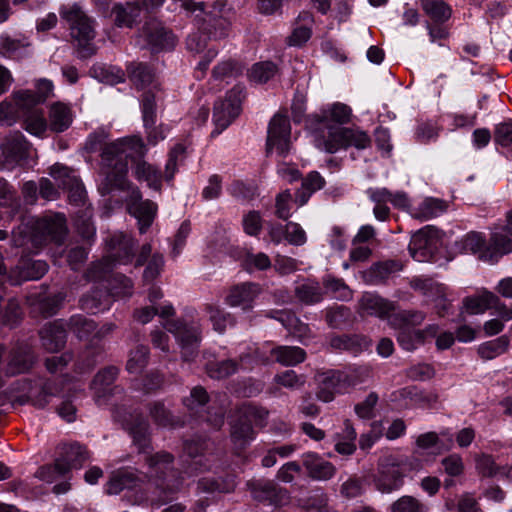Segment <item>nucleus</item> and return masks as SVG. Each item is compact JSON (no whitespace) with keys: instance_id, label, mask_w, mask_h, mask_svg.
Segmentation results:
<instances>
[{"instance_id":"62","label":"nucleus","mask_w":512,"mask_h":512,"mask_svg":"<svg viewBox=\"0 0 512 512\" xmlns=\"http://www.w3.org/2000/svg\"><path fill=\"white\" fill-rule=\"evenodd\" d=\"M398 330L397 341L399 345L407 351H413L419 344H422L420 330H414L412 328H394Z\"/></svg>"},{"instance_id":"24","label":"nucleus","mask_w":512,"mask_h":512,"mask_svg":"<svg viewBox=\"0 0 512 512\" xmlns=\"http://www.w3.org/2000/svg\"><path fill=\"white\" fill-rule=\"evenodd\" d=\"M302 464L307 475L316 481H328L332 479L337 472L334 464L314 452L304 453L302 455Z\"/></svg>"},{"instance_id":"11","label":"nucleus","mask_w":512,"mask_h":512,"mask_svg":"<svg viewBox=\"0 0 512 512\" xmlns=\"http://www.w3.org/2000/svg\"><path fill=\"white\" fill-rule=\"evenodd\" d=\"M242 94L243 89L236 86L226 94L224 100L215 103L213 121L216 129L211 133L212 136L220 134L238 117L241 111Z\"/></svg>"},{"instance_id":"28","label":"nucleus","mask_w":512,"mask_h":512,"mask_svg":"<svg viewBox=\"0 0 512 512\" xmlns=\"http://www.w3.org/2000/svg\"><path fill=\"white\" fill-rule=\"evenodd\" d=\"M48 271V265L42 260H23L17 269L11 271L8 281L11 285H19L22 281L37 280Z\"/></svg>"},{"instance_id":"33","label":"nucleus","mask_w":512,"mask_h":512,"mask_svg":"<svg viewBox=\"0 0 512 512\" xmlns=\"http://www.w3.org/2000/svg\"><path fill=\"white\" fill-rule=\"evenodd\" d=\"M133 173L136 179L140 182H146L147 186L155 191H160L162 188L161 171L153 164L139 159L136 161Z\"/></svg>"},{"instance_id":"58","label":"nucleus","mask_w":512,"mask_h":512,"mask_svg":"<svg viewBox=\"0 0 512 512\" xmlns=\"http://www.w3.org/2000/svg\"><path fill=\"white\" fill-rule=\"evenodd\" d=\"M154 90L149 88L142 96V117L145 128L154 125L156 122V100L158 96Z\"/></svg>"},{"instance_id":"35","label":"nucleus","mask_w":512,"mask_h":512,"mask_svg":"<svg viewBox=\"0 0 512 512\" xmlns=\"http://www.w3.org/2000/svg\"><path fill=\"white\" fill-rule=\"evenodd\" d=\"M130 80L139 89H157L153 69L145 63H130L127 67Z\"/></svg>"},{"instance_id":"1","label":"nucleus","mask_w":512,"mask_h":512,"mask_svg":"<svg viewBox=\"0 0 512 512\" xmlns=\"http://www.w3.org/2000/svg\"><path fill=\"white\" fill-rule=\"evenodd\" d=\"M150 476L154 478L142 488L143 478L130 470H119L110 476L105 485V492L117 495L124 490L139 488L135 496V503L150 501L161 504L170 499L183 486V477L177 471L170 469L173 456L167 452H158L146 457Z\"/></svg>"},{"instance_id":"37","label":"nucleus","mask_w":512,"mask_h":512,"mask_svg":"<svg viewBox=\"0 0 512 512\" xmlns=\"http://www.w3.org/2000/svg\"><path fill=\"white\" fill-rule=\"evenodd\" d=\"M236 488V482L233 476H227L221 479L213 477H203L197 483V492L199 494L231 493Z\"/></svg>"},{"instance_id":"23","label":"nucleus","mask_w":512,"mask_h":512,"mask_svg":"<svg viewBox=\"0 0 512 512\" xmlns=\"http://www.w3.org/2000/svg\"><path fill=\"white\" fill-rule=\"evenodd\" d=\"M0 148L8 163L19 164L27 159L31 144L21 132L16 131L4 139Z\"/></svg>"},{"instance_id":"51","label":"nucleus","mask_w":512,"mask_h":512,"mask_svg":"<svg viewBox=\"0 0 512 512\" xmlns=\"http://www.w3.org/2000/svg\"><path fill=\"white\" fill-rule=\"evenodd\" d=\"M330 345L335 349L358 353L363 349L368 348L369 341L360 335H340L332 337Z\"/></svg>"},{"instance_id":"7","label":"nucleus","mask_w":512,"mask_h":512,"mask_svg":"<svg viewBox=\"0 0 512 512\" xmlns=\"http://www.w3.org/2000/svg\"><path fill=\"white\" fill-rule=\"evenodd\" d=\"M268 412L251 404H243L237 410V420L231 426V440L236 448L243 449L254 438L253 425H262Z\"/></svg>"},{"instance_id":"32","label":"nucleus","mask_w":512,"mask_h":512,"mask_svg":"<svg viewBox=\"0 0 512 512\" xmlns=\"http://www.w3.org/2000/svg\"><path fill=\"white\" fill-rule=\"evenodd\" d=\"M229 8L224 0H216L211 6V10L205 13L204 22L211 24L214 28L215 37H223L226 35V31L229 27V22L226 18V14Z\"/></svg>"},{"instance_id":"16","label":"nucleus","mask_w":512,"mask_h":512,"mask_svg":"<svg viewBox=\"0 0 512 512\" xmlns=\"http://www.w3.org/2000/svg\"><path fill=\"white\" fill-rule=\"evenodd\" d=\"M127 207L129 213L138 220L140 233L144 234L154 220L157 205L150 200H142L140 190L134 188L129 196Z\"/></svg>"},{"instance_id":"59","label":"nucleus","mask_w":512,"mask_h":512,"mask_svg":"<svg viewBox=\"0 0 512 512\" xmlns=\"http://www.w3.org/2000/svg\"><path fill=\"white\" fill-rule=\"evenodd\" d=\"M185 158V147L182 144H176L169 152L168 159L165 165L164 179L170 182L175 173L177 172L178 165Z\"/></svg>"},{"instance_id":"55","label":"nucleus","mask_w":512,"mask_h":512,"mask_svg":"<svg viewBox=\"0 0 512 512\" xmlns=\"http://www.w3.org/2000/svg\"><path fill=\"white\" fill-rule=\"evenodd\" d=\"M208 402V393L201 386L194 387L191 390L190 395L183 399L184 406L190 411L192 415H198L203 412Z\"/></svg>"},{"instance_id":"46","label":"nucleus","mask_w":512,"mask_h":512,"mask_svg":"<svg viewBox=\"0 0 512 512\" xmlns=\"http://www.w3.org/2000/svg\"><path fill=\"white\" fill-rule=\"evenodd\" d=\"M426 318V314L419 310H402L392 314L389 325L392 328H412L419 326Z\"/></svg>"},{"instance_id":"54","label":"nucleus","mask_w":512,"mask_h":512,"mask_svg":"<svg viewBox=\"0 0 512 512\" xmlns=\"http://www.w3.org/2000/svg\"><path fill=\"white\" fill-rule=\"evenodd\" d=\"M458 246L463 253L478 254L481 259L482 254L486 251L485 237L478 232H470L466 234L459 242Z\"/></svg>"},{"instance_id":"34","label":"nucleus","mask_w":512,"mask_h":512,"mask_svg":"<svg viewBox=\"0 0 512 512\" xmlns=\"http://www.w3.org/2000/svg\"><path fill=\"white\" fill-rule=\"evenodd\" d=\"M510 252H512V240L503 232H493L488 248L482 254L481 260L494 263Z\"/></svg>"},{"instance_id":"27","label":"nucleus","mask_w":512,"mask_h":512,"mask_svg":"<svg viewBox=\"0 0 512 512\" xmlns=\"http://www.w3.org/2000/svg\"><path fill=\"white\" fill-rule=\"evenodd\" d=\"M87 459L88 453L83 446L76 443L63 445L61 454L56 459L58 471L60 474H66L71 469H79Z\"/></svg>"},{"instance_id":"42","label":"nucleus","mask_w":512,"mask_h":512,"mask_svg":"<svg viewBox=\"0 0 512 512\" xmlns=\"http://www.w3.org/2000/svg\"><path fill=\"white\" fill-rule=\"evenodd\" d=\"M401 269V263L392 260L374 264L365 274L366 281L374 285L383 283L392 273Z\"/></svg>"},{"instance_id":"36","label":"nucleus","mask_w":512,"mask_h":512,"mask_svg":"<svg viewBox=\"0 0 512 512\" xmlns=\"http://www.w3.org/2000/svg\"><path fill=\"white\" fill-rule=\"evenodd\" d=\"M141 13V7L135 3L115 4L111 10L114 24L119 28H132Z\"/></svg>"},{"instance_id":"5","label":"nucleus","mask_w":512,"mask_h":512,"mask_svg":"<svg viewBox=\"0 0 512 512\" xmlns=\"http://www.w3.org/2000/svg\"><path fill=\"white\" fill-rule=\"evenodd\" d=\"M314 144L319 150L333 154L348 147L366 149L370 146L371 140L362 130L332 126L327 127L326 131H316Z\"/></svg>"},{"instance_id":"52","label":"nucleus","mask_w":512,"mask_h":512,"mask_svg":"<svg viewBox=\"0 0 512 512\" xmlns=\"http://www.w3.org/2000/svg\"><path fill=\"white\" fill-rule=\"evenodd\" d=\"M80 303L83 310L95 314L108 308L109 296L106 291L95 289L83 296Z\"/></svg>"},{"instance_id":"13","label":"nucleus","mask_w":512,"mask_h":512,"mask_svg":"<svg viewBox=\"0 0 512 512\" xmlns=\"http://www.w3.org/2000/svg\"><path fill=\"white\" fill-rule=\"evenodd\" d=\"M440 231L434 226H425L415 232L409 244L411 257L418 262L429 261L438 249Z\"/></svg>"},{"instance_id":"40","label":"nucleus","mask_w":512,"mask_h":512,"mask_svg":"<svg viewBox=\"0 0 512 512\" xmlns=\"http://www.w3.org/2000/svg\"><path fill=\"white\" fill-rule=\"evenodd\" d=\"M420 4L429 22H447L452 16V9L444 0H421Z\"/></svg>"},{"instance_id":"29","label":"nucleus","mask_w":512,"mask_h":512,"mask_svg":"<svg viewBox=\"0 0 512 512\" xmlns=\"http://www.w3.org/2000/svg\"><path fill=\"white\" fill-rule=\"evenodd\" d=\"M66 323L57 320L46 324L40 331L42 346L49 352H56L66 343Z\"/></svg>"},{"instance_id":"12","label":"nucleus","mask_w":512,"mask_h":512,"mask_svg":"<svg viewBox=\"0 0 512 512\" xmlns=\"http://www.w3.org/2000/svg\"><path fill=\"white\" fill-rule=\"evenodd\" d=\"M291 149V126L285 115L276 114L270 120L267 132L266 152L285 156Z\"/></svg>"},{"instance_id":"8","label":"nucleus","mask_w":512,"mask_h":512,"mask_svg":"<svg viewBox=\"0 0 512 512\" xmlns=\"http://www.w3.org/2000/svg\"><path fill=\"white\" fill-rule=\"evenodd\" d=\"M268 358L258 348L249 347L248 352L241 353L239 360L227 359L206 365V372L213 379H224L240 371H250L256 365L265 364Z\"/></svg>"},{"instance_id":"20","label":"nucleus","mask_w":512,"mask_h":512,"mask_svg":"<svg viewBox=\"0 0 512 512\" xmlns=\"http://www.w3.org/2000/svg\"><path fill=\"white\" fill-rule=\"evenodd\" d=\"M114 418L129 431L134 444L138 446L140 451H145L149 447V424L144 417L137 413L122 416L118 411H115Z\"/></svg>"},{"instance_id":"41","label":"nucleus","mask_w":512,"mask_h":512,"mask_svg":"<svg viewBox=\"0 0 512 512\" xmlns=\"http://www.w3.org/2000/svg\"><path fill=\"white\" fill-rule=\"evenodd\" d=\"M271 354L283 366H295L306 359V352L297 346H277L271 350Z\"/></svg>"},{"instance_id":"31","label":"nucleus","mask_w":512,"mask_h":512,"mask_svg":"<svg viewBox=\"0 0 512 512\" xmlns=\"http://www.w3.org/2000/svg\"><path fill=\"white\" fill-rule=\"evenodd\" d=\"M50 175L58 182L60 187L74 191V196H77L79 200L83 198V187L79 179L75 176L73 170L69 167L61 164H54L50 168Z\"/></svg>"},{"instance_id":"18","label":"nucleus","mask_w":512,"mask_h":512,"mask_svg":"<svg viewBox=\"0 0 512 512\" xmlns=\"http://www.w3.org/2000/svg\"><path fill=\"white\" fill-rule=\"evenodd\" d=\"M261 292V286L257 283H240L229 289L225 303L230 307H240L243 311L248 312L253 309L254 301Z\"/></svg>"},{"instance_id":"43","label":"nucleus","mask_w":512,"mask_h":512,"mask_svg":"<svg viewBox=\"0 0 512 512\" xmlns=\"http://www.w3.org/2000/svg\"><path fill=\"white\" fill-rule=\"evenodd\" d=\"M204 449V444L195 442V441H187L184 444V452L191 459L186 470L185 474L188 476H192L196 474L198 471H204L207 469L206 464L203 461L202 451Z\"/></svg>"},{"instance_id":"25","label":"nucleus","mask_w":512,"mask_h":512,"mask_svg":"<svg viewBox=\"0 0 512 512\" xmlns=\"http://www.w3.org/2000/svg\"><path fill=\"white\" fill-rule=\"evenodd\" d=\"M351 116V108L344 103L336 102L327 105L321 110L319 115L315 116L317 127L313 130V134L316 131H326L327 127H332L333 125L328 124L329 121H333L338 124H346L350 121Z\"/></svg>"},{"instance_id":"17","label":"nucleus","mask_w":512,"mask_h":512,"mask_svg":"<svg viewBox=\"0 0 512 512\" xmlns=\"http://www.w3.org/2000/svg\"><path fill=\"white\" fill-rule=\"evenodd\" d=\"M142 35L153 52L171 50L176 44L174 34L157 20L147 22Z\"/></svg>"},{"instance_id":"21","label":"nucleus","mask_w":512,"mask_h":512,"mask_svg":"<svg viewBox=\"0 0 512 512\" xmlns=\"http://www.w3.org/2000/svg\"><path fill=\"white\" fill-rule=\"evenodd\" d=\"M37 106L38 105L22 107L21 105H17L22 128L32 136L44 138L49 130L48 121L45 117L44 110Z\"/></svg>"},{"instance_id":"38","label":"nucleus","mask_w":512,"mask_h":512,"mask_svg":"<svg viewBox=\"0 0 512 512\" xmlns=\"http://www.w3.org/2000/svg\"><path fill=\"white\" fill-rule=\"evenodd\" d=\"M447 210V203L437 198H426L411 212L412 217L427 221L442 215Z\"/></svg>"},{"instance_id":"3","label":"nucleus","mask_w":512,"mask_h":512,"mask_svg":"<svg viewBox=\"0 0 512 512\" xmlns=\"http://www.w3.org/2000/svg\"><path fill=\"white\" fill-rule=\"evenodd\" d=\"M147 147L140 137L131 136L118 139L106 145L101 154V170L107 182L116 188L126 186L128 158H143Z\"/></svg>"},{"instance_id":"14","label":"nucleus","mask_w":512,"mask_h":512,"mask_svg":"<svg viewBox=\"0 0 512 512\" xmlns=\"http://www.w3.org/2000/svg\"><path fill=\"white\" fill-rule=\"evenodd\" d=\"M248 488L254 500L280 507L289 502L290 496L286 489L277 486L270 480H255L248 482Z\"/></svg>"},{"instance_id":"50","label":"nucleus","mask_w":512,"mask_h":512,"mask_svg":"<svg viewBox=\"0 0 512 512\" xmlns=\"http://www.w3.org/2000/svg\"><path fill=\"white\" fill-rule=\"evenodd\" d=\"M204 309L214 330L218 333H224L228 326H233L235 324L234 316L217 305L206 304Z\"/></svg>"},{"instance_id":"53","label":"nucleus","mask_w":512,"mask_h":512,"mask_svg":"<svg viewBox=\"0 0 512 512\" xmlns=\"http://www.w3.org/2000/svg\"><path fill=\"white\" fill-rule=\"evenodd\" d=\"M389 512H429L428 505L412 495H402L391 503Z\"/></svg>"},{"instance_id":"26","label":"nucleus","mask_w":512,"mask_h":512,"mask_svg":"<svg viewBox=\"0 0 512 512\" xmlns=\"http://www.w3.org/2000/svg\"><path fill=\"white\" fill-rule=\"evenodd\" d=\"M53 91V83L47 79H39L36 82V91L18 90L11 95L16 105L27 107L43 103Z\"/></svg>"},{"instance_id":"6","label":"nucleus","mask_w":512,"mask_h":512,"mask_svg":"<svg viewBox=\"0 0 512 512\" xmlns=\"http://www.w3.org/2000/svg\"><path fill=\"white\" fill-rule=\"evenodd\" d=\"M59 13L67 22L72 38L81 47L80 56L86 58L93 55L96 49L90 42L96 35L95 20L76 3L63 5Z\"/></svg>"},{"instance_id":"19","label":"nucleus","mask_w":512,"mask_h":512,"mask_svg":"<svg viewBox=\"0 0 512 512\" xmlns=\"http://www.w3.org/2000/svg\"><path fill=\"white\" fill-rule=\"evenodd\" d=\"M118 368L114 366L107 367L99 371L91 383V389L94 393V400L98 406L105 405L109 398L120 389L112 386L118 375Z\"/></svg>"},{"instance_id":"10","label":"nucleus","mask_w":512,"mask_h":512,"mask_svg":"<svg viewBox=\"0 0 512 512\" xmlns=\"http://www.w3.org/2000/svg\"><path fill=\"white\" fill-rule=\"evenodd\" d=\"M404 476L405 471L402 462L390 455L380 459L377 474L373 481L378 491L391 493L400 489L403 485Z\"/></svg>"},{"instance_id":"60","label":"nucleus","mask_w":512,"mask_h":512,"mask_svg":"<svg viewBox=\"0 0 512 512\" xmlns=\"http://www.w3.org/2000/svg\"><path fill=\"white\" fill-rule=\"evenodd\" d=\"M277 73V66L271 61H263L252 66L249 77L256 83H266Z\"/></svg>"},{"instance_id":"4","label":"nucleus","mask_w":512,"mask_h":512,"mask_svg":"<svg viewBox=\"0 0 512 512\" xmlns=\"http://www.w3.org/2000/svg\"><path fill=\"white\" fill-rule=\"evenodd\" d=\"M20 225L12 231V243L23 247L29 242L39 248L48 241L61 243L66 235V220L62 214H49L42 218L23 215Z\"/></svg>"},{"instance_id":"39","label":"nucleus","mask_w":512,"mask_h":512,"mask_svg":"<svg viewBox=\"0 0 512 512\" xmlns=\"http://www.w3.org/2000/svg\"><path fill=\"white\" fill-rule=\"evenodd\" d=\"M498 303L499 298L497 295L488 290H483L476 296L465 298L464 307L470 314H479L487 309L496 307Z\"/></svg>"},{"instance_id":"49","label":"nucleus","mask_w":512,"mask_h":512,"mask_svg":"<svg viewBox=\"0 0 512 512\" xmlns=\"http://www.w3.org/2000/svg\"><path fill=\"white\" fill-rule=\"evenodd\" d=\"M370 200L374 203L373 214L378 221H387L390 209L387 206L389 197L387 188H371L367 191Z\"/></svg>"},{"instance_id":"22","label":"nucleus","mask_w":512,"mask_h":512,"mask_svg":"<svg viewBox=\"0 0 512 512\" xmlns=\"http://www.w3.org/2000/svg\"><path fill=\"white\" fill-rule=\"evenodd\" d=\"M361 315L390 320L396 307L394 302L373 293H365L359 301Z\"/></svg>"},{"instance_id":"30","label":"nucleus","mask_w":512,"mask_h":512,"mask_svg":"<svg viewBox=\"0 0 512 512\" xmlns=\"http://www.w3.org/2000/svg\"><path fill=\"white\" fill-rule=\"evenodd\" d=\"M73 122V112L69 105L55 102L49 107V130L61 133L67 130Z\"/></svg>"},{"instance_id":"48","label":"nucleus","mask_w":512,"mask_h":512,"mask_svg":"<svg viewBox=\"0 0 512 512\" xmlns=\"http://www.w3.org/2000/svg\"><path fill=\"white\" fill-rule=\"evenodd\" d=\"M33 362L34 356L28 348H17L11 355L7 372L11 375L27 372Z\"/></svg>"},{"instance_id":"56","label":"nucleus","mask_w":512,"mask_h":512,"mask_svg":"<svg viewBox=\"0 0 512 512\" xmlns=\"http://www.w3.org/2000/svg\"><path fill=\"white\" fill-rule=\"evenodd\" d=\"M67 325L79 339H88L96 330L94 321L83 315L72 316Z\"/></svg>"},{"instance_id":"57","label":"nucleus","mask_w":512,"mask_h":512,"mask_svg":"<svg viewBox=\"0 0 512 512\" xmlns=\"http://www.w3.org/2000/svg\"><path fill=\"white\" fill-rule=\"evenodd\" d=\"M149 349L147 346L139 345L129 354L126 369L131 374L140 373L147 365Z\"/></svg>"},{"instance_id":"61","label":"nucleus","mask_w":512,"mask_h":512,"mask_svg":"<svg viewBox=\"0 0 512 512\" xmlns=\"http://www.w3.org/2000/svg\"><path fill=\"white\" fill-rule=\"evenodd\" d=\"M28 46V43L10 37L0 39V48L3 54L9 58L21 59L25 57Z\"/></svg>"},{"instance_id":"2","label":"nucleus","mask_w":512,"mask_h":512,"mask_svg":"<svg viewBox=\"0 0 512 512\" xmlns=\"http://www.w3.org/2000/svg\"><path fill=\"white\" fill-rule=\"evenodd\" d=\"M175 310L171 304H165L160 307L151 305L136 309L134 319L141 324H146L152 320L155 315H159L163 320L164 328L172 333L181 349L183 361L192 362L198 355V348L201 341V329L198 324H186L180 320H171Z\"/></svg>"},{"instance_id":"47","label":"nucleus","mask_w":512,"mask_h":512,"mask_svg":"<svg viewBox=\"0 0 512 512\" xmlns=\"http://www.w3.org/2000/svg\"><path fill=\"white\" fill-rule=\"evenodd\" d=\"M295 296L300 302L312 305L323 299V290L318 282L307 280L296 286Z\"/></svg>"},{"instance_id":"63","label":"nucleus","mask_w":512,"mask_h":512,"mask_svg":"<svg viewBox=\"0 0 512 512\" xmlns=\"http://www.w3.org/2000/svg\"><path fill=\"white\" fill-rule=\"evenodd\" d=\"M274 382L281 387L296 390L304 386L306 378L304 375L297 374L294 370H285L274 376Z\"/></svg>"},{"instance_id":"64","label":"nucleus","mask_w":512,"mask_h":512,"mask_svg":"<svg viewBox=\"0 0 512 512\" xmlns=\"http://www.w3.org/2000/svg\"><path fill=\"white\" fill-rule=\"evenodd\" d=\"M446 508L456 512H483L479 503L471 493H463L458 497L457 503L447 502Z\"/></svg>"},{"instance_id":"44","label":"nucleus","mask_w":512,"mask_h":512,"mask_svg":"<svg viewBox=\"0 0 512 512\" xmlns=\"http://www.w3.org/2000/svg\"><path fill=\"white\" fill-rule=\"evenodd\" d=\"M510 345V338L502 335L496 339L481 343L477 348V353L483 360H492L504 354Z\"/></svg>"},{"instance_id":"15","label":"nucleus","mask_w":512,"mask_h":512,"mask_svg":"<svg viewBox=\"0 0 512 512\" xmlns=\"http://www.w3.org/2000/svg\"><path fill=\"white\" fill-rule=\"evenodd\" d=\"M315 382L317 399L326 403L333 401L337 394L344 393L347 386L346 376L334 370L318 372Z\"/></svg>"},{"instance_id":"9","label":"nucleus","mask_w":512,"mask_h":512,"mask_svg":"<svg viewBox=\"0 0 512 512\" xmlns=\"http://www.w3.org/2000/svg\"><path fill=\"white\" fill-rule=\"evenodd\" d=\"M108 255L95 267L102 272H108L114 264H128L134 256L135 242L122 232L111 235L107 241Z\"/></svg>"},{"instance_id":"45","label":"nucleus","mask_w":512,"mask_h":512,"mask_svg":"<svg viewBox=\"0 0 512 512\" xmlns=\"http://www.w3.org/2000/svg\"><path fill=\"white\" fill-rule=\"evenodd\" d=\"M278 321H280L283 326L302 343H305L306 340L312 337L308 324L303 323L292 313H281V317L278 318Z\"/></svg>"}]
</instances>
